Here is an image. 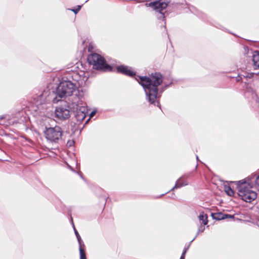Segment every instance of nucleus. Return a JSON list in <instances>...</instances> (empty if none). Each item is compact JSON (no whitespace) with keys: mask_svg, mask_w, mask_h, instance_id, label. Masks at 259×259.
<instances>
[{"mask_svg":"<svg viewBox=\"0 0 259 259\" xmlns=\"http://www.w3.org/2000/svg\"><path fill=\"white\" fill-rule=\"evenodd\" d=\"M5 117H6V116H2L0 117V119H4Z\"/></svg>","mask_w":259,"mask_h":259,"instance_id":"b1692460","label":"nucleus"},{"mask_svg":"<svg viewBox=\"0 0 259 259\" xmlns=\"http://www.w3.org/2000/svg\"><path fill=\"white\" fill-rule=\"evenodd\" d=\"M145 5L147 7H151L154 10L158 13L159 15H157L158 19H162L165 21L164 13L162 11L166 8L168 5V2H166L164 0H158L146 3Z\"/></svg>","mask_w":259,"mask_h":259,"instance_id":"0eeeda50","label":"nucleus"},{"mask_svg":"<svg viewBox=\"0 0 259 259\" xmlns=\"http://www.w3.org/2000/svg\"><path fill=\"white\" fill-rule=\"evenodd\" d=\"M225 191L230 196H232L234 194V190L229 186L225 187Z\"/></svg>","mask_w":259,"mask_h":259,"instance_id":"2eb2a0df","label":"nucleus"},{"mask_svg":"<svg viewBox=\"0 0 259 259\" xmlns=\"http://www.w3.org/2000/svg\"><path fill=\"white\" fill-rule=\"evenodd\" d=\"M205 229V228L204 227H200L198 230V232L197 233V235H196V236L192 239V240L191 241V242H192L195 238L196 237H197V236L198 235V234L199 233H201V232H203L204 231Z\"/></svg>","mask_w":259,"mask_h":259,"instance_id":"f3484780","label":"nucleus"},{"mask_svg":"<svg viewBox=\"0 0 259 259\" xmlns=\"http://www.w3.org/2000/svg\"><path fill=\"white\" fill-rule=\"evenodd\" d=\"M88 61L89 64L93 65L94 69L97 70L105 71L111 70V67L106 63L104 58L98 54L93 53L89 55Z\"/></svg>","mask_w":259,"mask_h":259,"instance_id":"39448f33","label":"nucleus"},{"mask_svg":"<svg viewBox=\"0 0 259 259\" xmlns=\"http://www.w3.org/2000/svg\"><path fill=\"white\" fill-rule=\"evenodd\" d=\"M226 215H227L226 216V219H228V218H234V215H232L228 214H226Z\"/></svg>","mask_w":259,"mask_h":259,"instance_id":"5701e85b","label":"nucleus"},{"mask_svg":"<svg viewBox=\"0 0 259 259\" xmlns=\"http://www.w3.org/2000/svg\"><path fill=\"white\" fill-rule=\"evenodd\" d=\"M226 216L227 215H226V214H223L222 213H217L212 214L213 218L217 220L226 219Z\"/></svg>","mask_w":259,"mask_h":259,"instance_id":"f8f14e48","label":"nucleus"},{"mask_svg":"<svg viewBox=\"0 0 259 259\" xmlns=\"http://www.w3.org/2000/svg\"><path fill=\"white\" fill-rule=\"evenodd\" d=\"M72 225H73V229H74V233L76 235V237L77 239V240H78V243H79V247L80 246H84V244L82 242V241L81 240V238L79 235V234H78V232L77 231V230H76L75 227H74V225L73 224V223H72Z\"/></svg>","mask_w":259,"mask_h":259,"instance_id":"4468645a","label":"nucleus"},{"mask_svg":"<svg viewBox=\"0 0 259 259\" xmlns=\"http://www.w3.org/2000/svg\"><path fill=\"white\" fill-rule=\"evenodd\" d=\"M246 77V76L242 74L238 75V76L236 77V80L237 81H239L240 80L242 79V77Z\"/></svg>","mask_w":259,"mask_h":259,"instance_id":"a211bd4d","label":"nucleus"},{"mask_svg":"<svg viewBox=\"0 0 259 259\" xmlns=\"http://www.w3.org/2000/svg\"><path fill=\"white\" fill-rule=\"evenodd\" d=\"M238 195L241 199L245 202H250L255 199L257 194L251 190L249 184L246 183L243 180L238 182Z\"/></svg>","mask_w":259,"mask_h":259,"instance_id":"7ed1b4c3","label":"nucleus"},{"mask_svg":"<svg viewBox=\"0 0 259 259\" xmlns=\"http://www.w3.org/2000/svg\"><path fill=\"white\" fill-rule=\"evenodd\" d=\"M185 177V176L180 178L177 181L176 183L175 184V185L171 190H173L175 189L179 188L183 186H186L188 184V183L187 181L183 180V178Z\"/></svg>","mask_w":259,"mask_h":259,"instance_id":"9b49d317","label":"nucleus"},{"mask_svg":"<svg viewBox=\"0 0 259 259\" xmlns=\"http://www.w3.org/2000/svg\"><path fill=\"white\" fill-rule=\"evenodd\" d=\"M255 183L256 185L259 186V175L255 178Z\"/></svg>","mask_w":259,"mask_h":259,"instance_id":"aec40b11","label":"nucleus"},{"mask_svg":"<svg viewBox=\"0 0 259 259\" xmlns=\"http://www.w3.org/2000/svg\"><path fill=\"white\" fill-rule=\"evenodd\" d=\"M135 79L144 89L148 101L150 104L159 106V99L165 88H161L158 92V87L163 81L162 75L159 72H155L152 73L149 77L138 76Z\"/></svg>","mask_w":259,"mask_h":259,"instance_id":"f03ea898","label":"nucleus"},{"mask_svg":"<svg viewBox=\"0 0 259 259\" xmlns=\"http://www.w3.org/2000/svg\"><path fill=\"white\" fill-rule=\"evenodd\" d=\"M44 134L48 141L57 143L61 140L62 131L60 126H55L53 127H46Z\"/></svg>","mask_w":259,"mask_h":259,"instance_id":"423d86ee","label":"nucleus"},{"mask_svg":"<svg viewBox=\"0 0 259 259\" xmlns=\"http://www.w3.org/2000/svg\"><path fill=\"white\" fill-rule=\"evenodd\" d=\"M80 259H87L85 253L82 246L79 247Z\"/></svg>","mask_w":259,"mask_h":259,"instance_id":"dca6fc26","label":"nucleus"},{"mask_svg":"<svg viewBox=\"0 0 259 259\" xmlns=\"http://www.w3.org/2000/svg\"><path fill=\"white\" fill-rule=\"evenodd\" d=\"M196 159H197V160H198V156H196Z\"/></svg>","mask_w":259,"mask_h":259,"instance_id":"393cba45","label":"nucleus"},{"mask_svg":"<svg viewBox=\"0 0 259 259\" xmlns=\"http://www.w3.org/2000/svg\"><path fill=\"white\" fill-rule=\"evenodd\" d=\"M84 74L81 71L80 74L77 71H72L67 74L66 80L63 79L60 82L55 91L50 92L49 91H44L39 95L34 98L35 104L38 109L44 105L52 102L57 103L59 101L67 97H70L69 101L71 104L74 96L80 97L78 95V85H82L87 80V77L82 75Z\"/></svg>","mask_w":259,"mask_h":259,"instance_id":"f257e3e1","label":"nucleus"},{"mask_svg":"<svg viewBox=\"0 0 259 259\" xmlns=\"http://www.w3.org/2000/svg\"><path fill=\"white\" fill-rule=\"evenodd\" d=\"M199 219L200 221H201L202 223L204 225L207 224V215L206 214H204L203 212L199 214Z\"/></svg>","mask_w":259,"mask_h":259,"instance_id":"ddd939ff","label":"nucleus"},{"mask_svg":"<svg viewBox=\"0 0 259 259\" xmlns=\"http://www.w3.org/2000/svg\"><path fill=\"white\" fill-rule=\"evenodd\" d=\"M70 107L69 106H60L56 108L55 117L59 120H65L70 116Z\"/></svg>","mask_w":259,"mask_h":259,"instance_id":"6e6552de","label":"nucleus"},{"mask_svg":"<svg viewBox=\"0 0 259 259\" xmlns=\"http://www.w3.org/2000/svg\"><path fill=\"white\" fill-rule=\"evenodd\" d=\"M71 104L72 108L74 112L76 120L78 122H81L86 117L88 109L84 105L82 97L74 96Z\"/></svg>","mask_w":259,"mask_h":259,"instance_id":"20e7f679","label":"nucleus"},{"mask_svg":"<svg viewBox=\"0 0 259 259\" xmlns=\"http://www.w3.org/2000/svg\"><path fill=\"white\" fill-rule=\"evenodd\" d=\"M80 9H81V6H77V9L72 10V11L74 12L75 14H76V13H78V12L80 10Z\"/></svg>","mask_w":259,"mask_h":259,"instance_id":"412c9836","label":"nucleus"},{"mask_svg":"<svg viewBox=\"0 0 259 259\" xmlns=\"http://www.w3.org/2000/svg\"><path fill=\"white\" fill-rule=\"evenodd\" d=\"M117 70L118 72L130 76H133L135 75V72L132 70L131 68L126 66L121 65L118 66Z\"/></svg>","mask_w":259,"mask_h":259,"instance_id":"1a4fd4ad","label":"nucleus"},{"mask_svg":"<svg viewBox=\"0 0 259 259\" xmlns=\"http://www.w3.org/2000/svg\"><path fill=\"white\" fill-rule=\"evenodd\" d=\"M187 249L188 248L184 249L180 259H185V254L187 252Z\"/></svg>","mask_w":259,"mask_h":259,"instance_id":"6ab92c4d","label":"nucleus"},{"mask_svg":"<svg viewBox=\"0 0 259 259\" xmlns=\"http://www.w3.org/2000/svg\"><path fill=\"white\" fill-rule=\"evenodd\" d=\"M96 113V110L92 111L91 113L90 114V117H93Z\"/></svg>","mask_w":259,"mask_h":259,"instance_id":"4be33fe9","label":"nucleus"},{"mask_svg":"<svg viewBox=\"0 0 259 259\" xmlns=\"http://www.w3.org/2000/svg\"><path fill=\"white\" fill-rule=\"evenodd\" d=\"M252 65L254 69L259 68V51L254 52L252 55Z\"/></svg>","mask_w":259,"mask_h":259,"instance_id":"9d476101","label":"nucleus"}]
</instances>
